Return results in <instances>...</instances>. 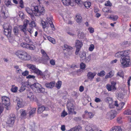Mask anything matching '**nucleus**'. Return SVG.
Segmentation results:
<instances>
[{"instance_id":"nucleus-43","label":"nucleus","mask_w":131,"mask_h":131,"mask_svg":"<svg viewBox=\"0 0 131 131\" xmlns=\"http://www.w3.org/2000/svg\"><path fill=\"white\" fill-rule=\"evenodd\" d=\"M91 5V3L89 2H86L85 3L84 6L87 8H89Z\"/></svg>"},{"instance_id":"nucleus-15","label":"nucleus","mask_w":131,"mask_h":131,"mask_svg":"<svg viewBox=\"0 0 131 131\" xmlns=\"http://www.w3.org/2000/svg\"><path fill=\"white\" fill-rule=\"evenodd\" d=\"M14 100H15V102L17 103V105L19 107H21L23 106L24 102L22 100L17 97H15Z\"/></svg>"},{"instance_id":"nucleus-10","label":"nucleus","mask_w":131,"mask_h":131,"mask_svg":"<svg viewBox=\"0 0 131 131\" xmlns=\"http://www.w3.org/2000/svg\"><path fill=\"white\" fill-rule=\"evenodd\" d=\"M106 102L108 103L109 107L110 108H113L114 107L115 102H114L112 98L108 97L105 99Z\"/></svg>"},{"instance_id":"nucleus-57","label":"nucleus","mask_w":131,"mask_h":131,"mask_svg":"<svg viewBox=\"0 0 131 131\" xmlns=\"http://www.w3.org/2000/svg\"><path fill=\"white\" fill-rule=\"evenodd\" d=\"M80 67L81 69H84L86 68V65L84 63H81L80 64Z\"/></svg>"},{"instance_id":"nucleus-19","label":"nucleus","mask_w":131,"mask_h":131,"mask_svg":"<svg viewBox=\"0 0 131 131\" xmlns=\"http://www.w3.org/2000/svg\"><path fill=\"white\" fill-rule=\"evenodd\" d=\"M36 108L35 107H30L28 109V113L29 116L30 117L33 116L35 114Z\"/></svg>"},{"instance_id":"nucleus-11","label":"nucleus","mask_w":131,"mask_h":131,"mask_svg":"<svg viewBox=\"0 0 131 131\" xmlns=\"http://www.w3.org/2000/svg\"><path fill=\"white\" fill-rule=\"evenodd\" d=\"M10 118H9L7 121V123L9 124L10 126H12L14 124L16 118L15 115L11 114L10 115Z\"/></svg>"},{"instance_id":"nucleus-34","label":"nucleus","mask_w":131,"mask_h":131,"mask_svg":"<svg viewBox=\"0 0 131 131\" xmlns=\"http://www.w3.org/2000/svg\"><path fill=\"white\" fill-rule=\"evenodd\" d=\"M82 18L81 15L79 14L77 15L75 18V19L77 22L78 23H81L82 21Z\"/></svg>"},{"instance_id":"nucleus-21","label":"nucleus","mask_w":131,"mask_h":131,"mask_svg":"<svg viewBox=\"0 0 131 131\" xmlns=\"http://www.w3.org/2000/svg\"><path fill=\"white\" fill-rule=\"evenodd\" d=\"M2 11L0 13V15L4 19L6 18L8 16V14L7 12H6L5 8L4 7H3L1 9Z\"/></svg>"},{"instance_id":"nucleus-6","label":"nucleus","mask_w":131,"mask_h":131,"mask_svg":"<svg viewBox=\"0 0 131 131\" xmlns=\"http://www.w3.org/2000/svg\"><path fill=\"white\" fill-rule=\"evenodd\" d=\"M116 111L114 110H112L108 112L106 115V118L110 120L114 119L116 116Z\"/></svg>"},{"instance_id":"nucleus-18","label":"nucleus","mask_w":131,"mask_h":131,"mask_svg":"<svg viewBox=\"0 0 131 131\" xmlns=\"http://www.w3.org/2000/svg\"><path fill=\"white\" fill-rule=\"evenodd\" d=\"M114 106L117 107V110L118 111H120L123 108L124 106L125 105V103L124 102H121L119 104H118L117 101H115Z\"/></svg>"},{"instance_id":"nucleus-50","label":"nucleus","mask_w":131,"mask_h":131,"mask_svg":"<svg viewBox=\"0 0 131 131\" xmlns=\"http://www.w3.org/2000/svg\"><path fill=\"white\" fill-rule=\"evenodd\" d=\"M117 75L123 78L124 76L123 72L121 71H119L117 73Z\"/></svg>"},{"instance_id":"nucleus-36","label":"nucleus","mask_w":131,"mask_h":131,"mask_svg":"<svg viewBox=\"0 0 131 131\" xmlns=\"http://www.w3.org/2000/svg\"><path fill=\"white\" fill-rule=\"evenodd\" d=\"M63 48L64 50H67L68 51H69V50H71L72 49V48L71 47L68 46L66 44H64V45Z\"/></svg>"},{"instance_id":"nucleus-61","label":"nucleus","mask_w":131,"mask_h":131,"mask_svg":"<svg viewBox=\"0 0 131 131\" xmlns=\"http://www.w3.org/2000/svg\"><path fill=\"white\" fill-rule=\"evenodd\" d=\"M88 29L91 33H93L94 32V29L92 27H89L88 28Z\"/></svg>"},{"instance_id":"nucleus-38","label":"nucleus","mask_w":131,"mask_h":131,"mask_svg":"<svg viewBox=\"0 0 131 131\" xmlns=\"http://www.w3.org/2000/svg\"><path fill=\"white\" fill-rule=\"evenodd\" d=\"M122 51L118 52L116 53L115 54V57L116 58H120L122 57L123 56Z\"/></svg>"},{"instance_id":"nucleus-59","label":"nucleus","mask_w":131,"mask_h":131,"mask_svg":"<svg viewBox=\"0 0 131 131\" xmlns=\"http://www.w3.org/2000/svg\"><path fill=\"white\" fill-rule=\"evenodd\" d=\"M4 108V106L2 104H0V115L3 112Z\"/></svg>"},{"instance_id":"nucleus-8","label":"nucleus","mask_w":131,"mask_h":131,"mask_svg":"<svg viewBox=\"0 0 131 131\" xmlns=\"http://www.w3.org/2000/svg\"><path fill=\"white\" fill-rule=\"evenodd\" d=\"M20 46L22 47L30 50H34L35 48V46L32 44L27 43L25 42L21 43Z\"/></svg>"},{"instance_id":"nucleus-46","label":"nucleus","mask_w":131,"mask_h":131,"mask_svg":"<svg viewBox=\"0 0 131 131\" xmlns=\"http://www.w3.org/2000/svg\"><path fill=\"white\" fill-rule=\"evenodd\" d=\"M95 46L93 44H91L89 47L88 50L90 51H92L94 49Z\"/></svg>"},{"instance_id":"nucleus-56","label":"nucleus","mask_w":131,"mask_h":131,"mask_svg":"<svg viewBox=\"0 0 131 131\" xmlns=\"http://www.w3.org/2000/svg\"><path fill=\"white\" fill-rule=\"evenodd\" d=\"M105 6H111L112 5V4L109 1L106 2L105 3Z\"/></svg>"},{"instance_id":"nucleus-48","label":"nucleus","mask_w":131,"mask_h":131,"mask_svg":"<svg viewBox=\"0 0 131 131\" xmlns=\"http://www.w3.org/2000/svg\"><path fill=\"white\" fill-rule=\"evenodd\" d=\"M68 114V113L65 111V110H64L61 114V116L62 117H64Z\"/></svg>"},{"instance_id":"nucleus-55","label":"nucleus","mask_w":131,"mask_h":131,"mask_svg":"<svg viewBox=\"0 0 131 131\" xmlns=\"http://www.w3.org/2000/svg\"><path fill=\"white\" fill-rule=\"evenodd\" d=\"M29 71L27 70H26L24 72L22 73V75L24 76H26L29 74Z\"/></svg>"},{"instance_id":"nucleus-45","label":"nucleus","mask_w":131,"mask_h":131,"mask_svg":"<svg viewBox=\"0 0 131 131\" xmlns=\"http://www.w3.org/2000/svg\"><path fill=\"white\" fill-rule=\"evenodd\" d=\"M105 74V72L104 71H102L98 73L97 74V75L99 76L103 77Z\"/></svg>"},{"instance_id":"nucleus-41","label":"nucleus","mask_w":131,"mask_h":131,"mask_svg":"<svg viewBox=\"0 0 131 131\" xmlns=\"http://www.w3.org/2000/svg\"><path fill=\"white\" fill-rule=\"evenodd\" d=\"M47 38L48 40L53 44H55L56 43V42L54 39L50 36H48Z\"/></svg>"},{"instance_id":"nucleus-47","label":"nucleus","mask_w":131,"mask_h":131,"mask_svg":"<svg viewBox=\"0 0 131 131\" xmlns=\"http://www.w3.org/2000/svg\"><path fill=\"white\" fill-rule=\"evenodd\" d=\"M62 84V82L61 81H59L57 83L56 85V87L58 89H60Z\"/></svg>"},{"instance_id":"nucleus-28","label":"nucleus","mask_w":131,"mask_h":131,"mask_svg":"<svg viewBox=\"0 0 131 131\" xmlns=\"http://www.w3.org/2000/svg\"><path fill=\"white\" fill-rule=\"evenodd\" d=\"M122 130L121 127L115 126L112 127L110 130V131H122Z\"/></svg>"},{"instance_id":"nucleus-17","label":"nucleus","mask_w":131,"mask_h":131,"mask_svg":"<svg viewBox=\"0 0 131 131\" xmlns=\"http://www.w3.org/2000/svg\"><path fill=\"white\" fill-rule=\"evenodd\" d=\"M30 27L28 29V31L30 34L32 33L33 30V28L36 26L35 22L34 21H31L30 23H29Z\"/></svg>"},{"instance_id":"nucleus-16","label":"nucleus","mask_w":131,"mask_h":131,"mask_svg":"<svg viewBox=\"0 0 131 131\" xmlns=\"http://www.w3.org/2000/svg\"><path fill=\"white\" fill-rule=\"evenodd\" d=\"M97 73L96 72H92L91 71L88 72L87 74L88 79L90 81H92L96 75Z\"/></svg>"},{"instance_id":"nucleus-14","label":"nucleus","mask_w":131,"mask_h":131,"mask_svg":"<svg viewBox=\"0 0 131 131\" xmlns=\"http://www.w3.org/2000/svg\"><path fill=\"white\" fill-rule=\"evenodd\" d=\"M63 4L65 5L74 6L75 4L74 0H61Z\"/></svg>"},{"instance_id":"nucleus-51","label":"nucleus","mask_w":131,"mask_h":131,"mask_svg":"<svg viewBox=\"0 0 131 131\" xmlns=\"http://www.w3.org/2000/svg\"><path fill=\"white\" fill-rule=\"evenodd\" d=\"M75 131L78 130V131H81L82 130V128L80 126H78L74 127Z\"/></svg>"},{"instance_id":"nucleus-44","label":"nucleus","mask_w":131,"mask_h":131,"mask_svg":"<svg viewBox=\"0 0 131 131\" xmlns=\"http://www.w3.org/2000/svg\"><path fill=\"white\" fill-rule=\"evenodd\" d=\"M86 131H94L92 128L89 125H87L85 128Z\"/></svg>"},{"instance_id":"nucleus-27","label":"nucleus","mask_w":131,"mask_h":131,"mask_svg":"<svg viewBox=\"0 0 131 131\" xmlns=\"http://www.w3.org/2000/svg\"><path fill=\"white\" fill-rule=\"evenodd\" d=\"M83 45L82 42L80 41L77 40L75 42V47L76 48H81Z\"/></svg>"},{"instance_id":"nucleus-64","label":"nucleus","mask_w":131,"mask_h":131,"mask_svg":"<svg viewBox=\"0 0 131 131\" xmlns=\"http://www.w3.org/2000/svg\"><path fill=\"white\" fill-rule=\"evenodd\" d=\"M106 88L108 91H112L111 85L107 84L106 85Z\"/></svg>"},{"instance_id":"nucleus-33","label":"nucleus","mask_w":131,"mask_h":131,"mask_svg":"<svg viewBox=\"0 0 131 131\" xmlns=\"http://www.w3.org/2000/svg\"><path fill=\"white\" fill-rule=\"evenodd\" d=\"M79 56L80 58V60H83L85 59L86 57L85 53L84 52H81L79 54Z\"/></svg>"},{"instance_id":"nucleus-30","label":"nucleus","mask_w":131,"mask_h":131,"mask_svg":"<svg viewBox=\"0 0 131 131\" xmlns=\"http://www.w3.org/2000/svg\"><path fill=\"white\" fill-rule=\"evenodd\" d=\"M41 24L43 28H46L48 29L49 26L47 23L45 21H43L42 19L41 20Z\"/></svg>"},{"instance_id":"nucleus-4","label":"nucleus","mask_w":131,"mask_h":131,"mask_svg":"<svg viewBox=\"0 0 131 131\" xmlns=\"http://www.w3.org/2000/svg\"><path fill=\"white\" fill-rule=\"evenodd\" d=\"M30 87L35 91L38 93H43L45 90L39 83H35L30 86Z\"/></svg>"},{"instance_id":"nucleus-5","label":"nucleus","mask_w":131,"mask_h":131,"mask_svg":"<svg viewBox=\"0 0 131 131\" xmlns=\"http://www.w3.org/2000/svg\"><path fill=\"white\" fill-rule=\"evenodd\" d=\"M120 61L121 66L123 68L128 67L131 65L130 58L121 57Z\"/></svg>"},{"instance_id":"nucleus-25","label":"nucleus","mask_w":131,"mask_h":131,"mask_svg":"<svg viewBox=\"0 0 131 131\" xmlns=\"http://www.w3.org/2000/svg\"><path fill=\"white\" fill-rule=\"evenodd\" d=\"M49 109L47 108H46L43 106H42L41 107H38L37 110V112L38 113H41L45 110H47Z\"/></svg>"},{"instance_id":"nucleus-12","label":"nucleus","mask_w":131,"mask_h":131,"mask_svg":"<svg viewBox=\"0 0 131 131\" xmlns=\"http://www.w3.org/2000/svg\"><path fill=\"white\" fill-rule=\"evenodd\" d=\"M29 21L27 19H25L24 20V24L23 25H21L19 26L20 29L22 31L24 32L25 34L27 31L26 29V28L27 25V24L29 23Z\"/></svg>"},{"instance_id":"nucleus-40","label":"nucleus","mask_w":131,"mask_h":131,"mask_svg":"<svg viewBox=\"0 0 131 131\" xmlns=\"http://www.w3.org/2000/svg\"><path fill=\"white\" fill-rule=\"evenodd\" d=\"M123 114L125 115H131V111L129 109L126 110L124 112Z\"/></svg>"},{"instance_id":"nucleus-54","label":"nucleus","mask_w":131,"mask_h":131,"mask_svg":"<svg viewBox=\"0 0 131 131\" xmlns=\"http://www.w3.org/2000/svg\"><path fill=\"white\" fill-rule=\"evenodd\" d=\"M67 33L71 36H73L75 34L74 31L72 30L67 32Z\"/></svg>"},{"instance_id":"nucleus-60","label":"nucleus","mask_w":131,"mask_h":131,"mask_svg":"<svg viewBox=\"0 0 131 131\" xmlns=\"http://www.w3.org/2000/svg\"><path fill=\"white\" fill-rule=\"evenodd\" d=\"M103 11L104 12L111 13L110 11L109 10L108 8L107 7H104L102 9Z\"/></svg>"},{"instance_id":"nucleus-62","label":"nucleus","mask_w":131,"mask_h":131,"mask_svg":"<svg viewBox=\"0 0 131 131\" xmlns=\"http://www.w3.org/2000/svg\"><path fill=\"white\" fill-rule=\"evenodd\" d=\"M19 4L20 7L21 8H23L24 7L23 2L22 0H20Z\"/></svg>"},{"instance_id":"nucleus-53","label":"nucleus","mask_w":131,"mask_h":131,"mask_svg":"<svg viewBox=\"0 0 131 131\" xmlns=\"http://www.w3.org/2000/svg\"><path fill=\"white\" fill-rule=\"evenodd\" d=\"M122 117L119 116L117 117V122L119 124H121L122 123Z\"/></svg>"},{"instance_id":"nucleus-35","label":"nucleus","mask_w":131,"mask_h":131,"mask_svg":"<svg viewBox=\"0 0 131 131\" xmlns=\"http://www.w3.org/2000/svg\"><path fill=\"white\" fill-rule=\"evenodd\" d=\"M118 18V16L117 15L115 16L113 15H111L109 17H108L107 18L111 19L115 21L117 20Z\"/></svg>"},{"instance_id":"nucleus-24","label":"nucleus","mask_w":131,"mask_h":131,"mask_svg":"<svg viewBox=\"0 0 131 131\" xmlns=\"http://www.w3.org/2000/svg\"><path fill=\"white\" fill-rule=\"evenodd\" d=\"M11 27H9L8 28L4 29V34L7 37H10L11 33Z\"/></svg>"},{"instance_id":"nucleus-37","label":"nucleus","mask_w":131,"mask_h":131,"mask_svg":"<svg viewBox=\"0 0 131 131\" xmlns=\"http://www.w3.org/2000/svg\"><path fill=\"white\" fill-rule=\"evenodd\" d=\"M20 116L21 117H25L26 116L27 113L26 111L23 110H20Z\"/></svg>"},{"instance_id":"nucleus-9","label":"nucleus","mask_w":131,"mask_h":131,"mask_svg":"<svg viewBox=\"0 0 131 131\" xmlns=\"http://www.w3.org/2000/svg\"><path fill=\"white\" fill-rule=\"evenodd\" d=\"M67 107L69 111V114H76L77 113L75 111H74V107L73 104L71 103H68L67 105Z\"/></svg>"},{"instance_id":"nucleus-52","label":"nucleus","mask_w":131,"mask_h":131,"mask_svg":"<svg viewBox=\"0 0 131 131\" xmlns=\"http://www.w3.org/2000/svg\"><path fill=\"white\" fill-rule=\"evenodd\" d=\"M41 52L43 56L46 57V58L47 59H48L49 58L48 57L44 50L43 49H41Z\"/></svg>"},{"instance_id":"nucleus-63","label":"nucleus","mask_w":131,"mask_h":131,"mask_svg":"<svg viewBox=\"0 0 131 131\" xmlns=\"http://www.w3.org/2000/svg\"><path fill=\"white\" fill-rule=\"evenodd\" d=\"M85 35L83 33L81 32L79 34V36H80V38H83L85 36Z\"/></svg>"},{"instance_id":"nucleus-26","label":"nucleus","mask_w":131,"mask_h":131,"mask_svg":"<svg viewBox=\"0 0 131 131\" xmlns=\"http://www.w3.org/2000/svg\"><path fill=\"white\" fill-rule=\"evenodd\" d=\"M55 82H51L49 83H48L46 84V86L49 88H51L53 87L55 85Z\"/></svg>"},{"instance_id":"nucleus-29","label":"nucleus","mask_w":131,"mask_h":131,"mask_svg":"<svg viewBox=\"0 0 131 131\" xmlns=\"http://www.w3.org/2000/svg\"><path fill=\"white\" fill-rule=\"evenodd\" d=\"M111 86L112 89V91H114L116 89V83L114 81H112L111 82Z\"/></svg>"},{"instance_id":"nucleus-20","label":"nucleus","mask_w":131,"mask_h":131,"mask_svg":"<svg viewBox=\"0 0 131 131\" xmlns=\"http://www.w3.org/2000/svg\"><path fill=\"white\" fill-rule=\"evenodd\" d=\"M123 56L121 57H125V58H130L129 54L131 53L130 51L128 50L123 51Z\"/></svg>"},{"instance_id":"nucleus-2","label":"nucleus","mask_w":131,"mask_h":131,"mask_svg":"<svg viewBox=\"0 0 131 131\" xmlns=\"http://www.w3.org/2000/svg\"><path fill=\"white\" fill-rule=\"evenodd\" d=\"M27 67L30 69L32 70L34 72L38 75L41 76L43 79L48 78L50 77L49 74H47V75H44L42 72L40 70L36 68L35 65L31 64H26Z\"/></svg>"},{"instance_id":"nucleus-13","label":"nucleus","mask_w":131,"mask_h":131,"mask_svg":"<svg viewBox=\"0 0 131 131\" xmlns=\"http://www.w3.org/2000/svg\"><path fill=\"white\" fill-rule=\"evenodd\" d=\"M94 116L93 114L91 112H89L86 110L84 112V114L83 115L82 117L83 118H92Z\"/></svg>"},{"instance_id":"nucleus-39","label":"nucleus","mask_w":131,"mask_h":131,"mask_svg":"<svg viewBox=\"0 0 131 131\" xmlns=\"http://www.w3.org/2000/svg\"><path fill=\"white\" fill-rule=\"evenodd\" d=\"M18 90V88L17 87L15 86H14L13 85L11 89V91L13 92L16 93L17 92Z\"/></svg>"},{"instance_id":"nucleus-49","label":"nucleus","mask_w":131,"mask_h":131,"mask_svg":"<svg viewBox=\"0 0 131 131\" xmlns=\"http://www.w3.org/2000/svg\"><path fill=\"white\" fill-rule=\"evenodd\" d=\"M91 59V57L90 55L88 57L86 58V57H85V59L83 60L85 62H86L87 63L89 62Z\"/></svg>"},{"instance_id":"nucleus-1","label":"nucleus","mask_w":131,"mask_h":131,"mask_svg":"<svg viewBox=\"0 0 131 131\" xmlns=\"http://www.w3.org/2000/svg\"><path fill=\"white\" fill-rule=\"evenodd\" d=\"M34 11L28 7L26 8L25 9L27 13L31 16L32 18L33 17L34 14L36 16H39L41 15L44 14L45 12L44 7L40 5L34 6Z\"/></svg>"},{"instance_id":"nucleus-32","label":"nucleus","mask_w":131,"mask_h":131,"mask_svg":"<svg viewBox=\"0 0 131 131\" xmlns=\"http://www.w3.org/2000/svg\"><path fill=\"white\" fill-rule=\"evenodd\" d=\"M5 3L6 6L9 7L13 5L11 3L10 0H5Z\"/></svg>"},{"instance_id":"nucleus-58","label":"nucleus","mask_w":131,"mask_h":131,"mask_svg":"<svg viewBox=\"0 0 131 131\" xmlns=\"http://www.w3.org/2000/svg\"><path fill=\"white\" fill-rule=\"evenodd\" d=\"M11 27L8 23L5 24L3 25V27L4 29L8 28L9 27Z\"/></svg>"},{"instance_id":"nucleus-23","label":"nucleus","mask_w":131,"mask_h":131,"mask_svg":"<svg viewBox=\"0 0 131 131\" xmlns=\"http://www.w3.org/2000/svg\"><path fill=\"white\" fill-rule=\"evenodd\" d=\"M52 18L51 16H49L47 18V21L48 22L50 25L52 29L54 30L55 29L54 27V25L52 23Z\"/></svg>"},{"instance_id":"nucleus-22","label":"nucleus","mask_w":131,"mask_h":131,"mask_svg":"<svg viewBox=\"0 0 131 131\" xmlns=\"http://www.w3.org/2000/svg\"><path fill=\"white\" fill-rule=\"evenodd\" d=\"M27 98L30 99L31 101H34L37 102V99L34 98V96L33 95L32 93L30 91H28L27 93Z\"/></svg>"},{"instance_id":"nucleus-7","label":"nucleus","mask_w":131,"mask_h":131,"mask_svg":"<svg viewBox=\"0 0 131 131\" xmlns=\"http://www.w3.org/2000/svg\"><path fill=\"white\" fill-rule=\"evenodd\" d=\"M2 103L3 104L6 106V108L8 110V107L10 105L9 99L8 97L6 96H3L2 97Z\"/></svg>"},{"instance_id":"nucleus-42","label":"nucleus","mask_w":131,"mask_h":131,"mask_svg":"<svg viewBox=\"0 0 131 131\" xmlns=\"http://www.w3.org/2000/svg\"><path fill=\"white\" fill-rule=\"evenodd\" d=\"M18 29L17 27H14L13 29V31L14 34L15 35H17L18 33Z\"/></svg>"},{"instance_id":"nucleus-31","label":"nucleus","mask_w":131,"mask_h":131,"mask_svg":"<svg viewBox=\"0 0 131 131\" xmlns=\"http://www.w3.org/2000/svg\"><path fill=\"white\" fill-rule=\"evenodd\" d=\"M114 71H111L107 73L105 76V79H107L112 77L114 74Z\"/></svg>"},{"instance_id":"nucleus-3","label":"nucleus","mask_w":131,"mask_h":131,"mask_svg":"<svg viewBox=\"0 0 131 131\" xmlns=\"http://www.w3.org/2000/svg\"><path fill=\"white\" fill-rule=\"evenodd\" d=\"M15 54L20 59L24 61H28L31 59V57L26 51L23 50H18Z\"/></svg>"}]
</instances>
